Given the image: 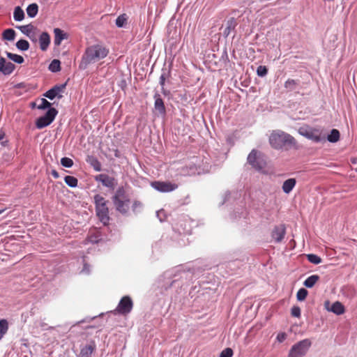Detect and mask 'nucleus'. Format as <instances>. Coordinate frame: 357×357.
<instances>
[{"label":"nucleus","mask_w":357,"mask_h":357,"mask_svg":"<svg viewBox=\"0 0 357 357\" xmlns=\"http://www.w3.org/2000/svg\"><path fill=\"white\" fill-rule=\"evenodd\" d=\"M109 54V49L102 44H95L86 48L79 65L81 68L85 69L91 64L94 63L104 58Z\"/></svg>","instance_id":"f257e3e1"},{"label":"nucleus","mask_w":357,"mask_h":357,"mask_svg":"<svg viewBox=\"0 0 357 357\" xmlns=\"http://www.w3.org/2000/svg\"><path fill=\"white\" fill-rule=\"evenodd\" d=\"M296 142L291 135L279 130H273L269 137V143L275 149H282L286 145H295Z\"/></svg>","instance_id":"f03ea898"},{"label":"nucleus","mask_w":357,"mask_h":357,"mask_svg":"<svg viewBox=\"0 0 357 357\" xmlns=\"http://www.w3.org/2000/svg\"><path fill=\"white\" fill-rule=\"evenodd\" d=\"M94 203L96 205V215L99 220L104 224L107 225L109 220V208L107 204L109 202L100 195L94 196Z\"/></svg>","instance_id":"7ed1b4c3"},{"label":"nucleus","mask_w":357,"mask_h":357,"mask_svg":"<svg viewBox=\"0 0 357 357\" xmlns=\"http://www.w3.org/2000/svg\"><path fill=\"white\" fill-rule=\"evenodd\" d=\"M116 209L122 214H126L129 210L130 199L123 188H119L112 198Z\"/></svg>","instance_id":"20e7f679"},{"label":"nucleus","mask_w":357,"mask_h":357,"mask_svg":"<svg viewBox=\"0 0 357 357\" xmlns=\"http://www.w3.org/2000/svg\"><path fill=\"white\" fill-rule=\"evenodd\" d=\"M312 342L309 339H304L294 344L291 348L288 357H303L304 356L310 347Z\"/></svg>","instance_id":"39448f33"},{"label":"nucleus","mask_w":357,"mask_h":357,"mask_svg":"<svg viewBox=\"0 0 357 357\" xmlns=\"http://www.w3.org/2000/svg\"><path fill=\"white\" fill-rule=\"evenodd\" d=\"M298 133L314 142H319L321 140V132L319 129L303 126L298 129Z\"/></svg>","instance_id":"423d86ee"},{"label":"nucleus","mask_w":357,"mask_h":357,"mask_svg":"<svg viewBox=\"0 0 357 357\" xmlns=\"http://www.w3.org/2000/svg\"><path fill=\"white\" fill-rule=\"evenodd\" d=\"M132 307L133 303L130 297L125 296L121 299L116 311L121 314L126 315L131 312Z\"/></svg>","instance_id":"0eeeda50"},{"label":"nucleus","mask_w":357,"mask_h":357,"mask_svg":"<svg viewBox=\"0 0 357 357\" xmlns=\"http://www.w3.org/2000/svg\"><path fill=\"white\" fill-rule=\"evenodd\" d=\"M151 185L158 191L161 192H169L176 190L178 185L169 181H153Z\"/></svg>","instance_id":"6e6552de"},{"label":"nucleus","mask_w":357,"mask_h":357,"mask_svg":"<svg viewBox=\"0 0 357 357\" xmlns=\"http://www.w3.org/2000/svg\"><path fill=\"white\" fill-rule=\"evenodd\" d=\"M257 155V151L256 150H252L248 155V162L252 167L257 170H260L264 167L265 162L263 160L260 159Z\"/></svg>","instance_id":"1a4fd4ad"},{"label":"nucleus","mask_w":357,"mask_h":357,"mask_svg":"<svg viewBox=\"0 0 357 357\" xmlns=\"http://www.w3.org/2000/svg\"><path fill=\"white\" fill-rule=\"evenodd\" d=\"M66 84L55 85L51 89L48 90L44 93V96L46 98L53 100L54 98L58 97L59 98H61L62 96L60 95V93L63 92L66 89Z\"/></svg>","instance_id":"9d476101"},{"label":"nucleus","mask_w":357,"mask_h":357,"mask_svg":"<svg viewBox=\"0 0 357 357\" xmlns=\"http://www.w3.org/2000/svg\"><path fill=\"white\" fill-rule=\"evenodd\" d=\"M96 350V344L94 340L81 347L79 357H91L93 353Z\"/></svg>","instance_id":"9b49d317"},{"label":"nucleus","mask_w":357,"mask_h":357,"mask_svg":"<svg viewBox=\"0 0 357 357\" xmlns=\"http://www.w3.org/2000/svg\"><path fill=\"white\" fill-rule=\"evenodd\" d=\"M286 234L285 227L283 225L275 226L271 233L272 238L278 243L281 242Z\"/></svg>","instance_id":"f8f14e48"},{"label":"nucleus","mask_w":357,"mask_h":357,"mask_svg":"<svg viewBox=\"0 0 357 357\" xmlns=\"http://www.w3.org/2000/svg\"><path fill=\"white\" fill-rule=\"evenodd\" d=\"M15 66L11 62H6L3 57L0 58V72L3 75H10L15 70Z\"/></svg>","instance_id":"ddd939ff"},{"label":"nucleus","mask_w":357,"mask_h":357,"mask_svg":"<svg viewBox=\"0 0 357 357\" xmlns=\"http://www.w3.org/2000/svg\"><path fill=\"white\" fill-rule=\"evenodd\" d=\"M155 102L154 107L156 111L161 115H165L166 113V109L164 104V101L160 97V94H155L154 96Z\"/></svg>","instance_id":"4468645a"},{"label":"nucleus","mask_w":357,"mask_h":357,"mask_svg":"<svg viewBox=\"0 0 357 357\" xmlns=\"http://www.w3.org/2000/svg\"><path fill=\"white\" fill-rule=\"evenodd\" d=\"M98 179L106 187L114 188L116 185L115 179L107 174H100Z\"/></svg>","instance_id":"2eb2a0df"},{"label":"nucleus","mask_w":357,"mask_h":357,"mask_svg":"<svg viewBox=\"0 0 357 357\" xmlns=\"http://www.w3.org/2000/svg\"><path fill=\"white\" fill-rule=\"evenodd\" d=\"M54 43L55 45H60L61 43V41L64 39H66L68 38V35L63 32L61 29L59 28H55L54 29Z\"/></svg>","instance_id":"dca6fc26"},{"label":"nucleus","mask_w":357,"mask_h":357,"mask_svg":"<svg viewBox=\"0 0 357 357\" xmlns=\"http://www.w3.org/2000/svg\"><path fill=\"white\" fill-rule=\"evenodd\" d=\"M296 184V178H291L284 181L282 189L286 194H289L291 192Z\"/></svg>","instance_id":"f3484780"},{"label":"nucleus","mask_w":357,"mask_h":357,"mask_svg":"<svg viewBox=\"0 0 357 357\" xmlns=\"http://www.w3.org/2000/svg\"><path fill=\"white\" fill-rule=\"evenodd\" d=\"M40 47L43 51H45L50 43V36L47 32H43L39 38Z\"/></svg>","instance_id":"a211bd4d"},{"label":"nucleus","mask_w":357,"mask_h":357,"mask_svg":"<svg viewBox=\"0 0 357 357\" xmlns=\"http://www.w3.org/2000/svg\"><path fill=\"white\" fill-rule=\"evenodd\" d=\"M17 29H19L24 34L26 35L30 38H32L31 33L36 29V28L31 24L17 26Z\"/></svg>","instance_id":"6ab92c4d"},{"label":"nucleus","mask_w":357,"mask_h":357,"mask_svg":"<svg viewBox=\"0 0 357 357\" xmlns=\"http://www.w3.org/2000/svg\"><path fill=\"white\" fill-rule=\"evenodd\" d=\"M318 275H312L308 277L303 282V284L307 288H312L319 280Z\"/></svg>","instance_id":"aec40b11"},{"label":"nucleus","mask_w":357,"mask_h":357,"mask_svg":"<svg viewBox=\"0 0 357 357\" xmlns=\"http://www.w3.org/2000/svg\"><path fill=\"white\" fill-rule=\"evenodd\" d=\"M298 80L288 79L284 84V88L287 91H294L298 86Z\"/></svg>","instance_id":"412c9836"},{"label":"nucleus","mask_w":357,"mask_h":357,"mask_svg":"<svg viewBox=\"0 0 357 357\" xmlns=\"http://www.w3.org/2000/svg\"><path fill=\"white\" fill-rule=\"evenodd\" d=\"M38 13V6L36 3H33L26 8V13L29 17H34Z\"/></svg>","instance_id":"4be33fe9"},{"label":"nucleus","mask_w":357,"mask_h":357,"mask_svg":"<svg viewBox=\"0 0 357 357\" xmlns=\"http://www.w3.org/2000/svg\"><path fill=\"white\" fill-rule=\"evenodd\" d=\"M331 310L335 314L340 315L344 312V307L341 303L337 301L332 305Z\"/></svg>","instance_id":"5701e85b"},{"label":"nucleus","mask_w":357,"mask_h":357,"mask_svg":"<svg viewBox=\"0 0 357 357\" xmlns=\"http://www.w3.org/2000/svg\"><path fill=\"white\" fill-rule=\"evenodd\" d=\"M8 327V322L6 319H2L0 320V340L7 333Z\"/></svg>","instance_id":"b1692460"},{"label":"nucleus","mask_w":357,"mask_h":357,"mask_svg":"<svg viewBox=\"0 0 357 357\" xmlns=\"http://www.w3.org/2000/svg\"><path fill=\"white\" fill-rule=\"evenodd\" d=\"M86 161L89 162L96 171L100 172L101 170V163L96 158L90 156Z\"/></svg>","instance_id":"393cba45"},{"label":"nucleus","mask_w":357,"mask_h":357,"mask_svg":"<svg viewBox=\"0 0 357 357\" xmlns=\"http://www.w3.org/2000/svg\"><path fill=\"white\" fill-rule=\"evenodd\" d=\"M13 17L15 21H22L24 18V10L20 6L15 8Z\"/></svg>","instance_id":"a878e982"},{"label":"nucleus","mask_w":357,"mask_h":357,"mask_svg":"<svg viewBox=\"0 0 357 357\" xmlns=\"http://www.w3.org/2000/svg\"><path fill=\"white\" fill-rule=\"evenodd\" d=\"M57 114L58 111L55 108L52 107L48 109L44 116L49 122L52 123L54 120Z\"/></svg>","instance_id":"bb28decb"},{"label":"nucleus","mask_w":357,"mask_h":357,"mask_svg":"<svg viewBox=\"0 0 357 357\" xmlns=\"http://www.w3.org/2000/svg\"><path fill=\"white\" fill-rule=\"evenodd\" d=\"M327 139L330 142H337L340 139V132L337 129H333L328 135Z\"/></svg>","instance_id":"cd10ccee"},{"label":"nucleus","mask_w":357,"mask_h":357,"mask_svg":"<svg viewBox=\"0 0 357 357\" xmlns=\"http://www.w3.org/2000/svg\"><path fill=\"white\" fill-rule=\"evenodd\" d=\"M6 55L10 60H12L13 61H14L17 63L21 64L24 61V58L20 55L13 54L11 52H6Z\"/></svg>","instance_id":"c85d7f7f"},{"label":"nucleus","mask_w":357,"mask_h":357,"mask_svg":"<svg viewBox=\"0 0 357 357\" xmlns=\"http://www.w3.org/2000/svg\"><path fill=\"white\" fill-rule=\"evenodd\" d=\"M15 37V31L12 29H6L3 32V38L7 40H13Z\"/></svg>","instance_id":"c756f323"},{"label":"nucleus","mask_w":357,"mask_h":357,"mask_svg":"<svg viewBox=\"0 0 357 357\" xmlns=\"http://www.w3.org/2000/svg\"><path fill=\"white\" fill-rule=\"evenodd\" d=\"M50 123H51L49 122L44 116H43L37 119L36 126L38 128L41 129L49 126Z\"/></svg>","instance_id":"7c9ffc66"},{"label":"nucleus","mask_w":357,"mask_h":357,"mask_svg":"<svg viewBox=\"0 0 357 357\" xmlns=\"http://www.w3.org/2000/svg\"><path fill=\"white\" fill-rule=\"evenodd\" d=\"M64 181L71 188H75L77 185L78 180L73 176H65Z\"/></svg>","instance_id":"2f4dec72"},{"label":"nucleus","mask_w":357,"mask_h":357,"mask_svg":"<svg viewBox=\"0 0 357 357\" xmlns=\"http://www.w3.org/2000/svg\"><path fill=\"white\" fill-rule=\"evenodd\" d=\"M16 47L20 50L26 51L29 48V43L27 40L21 39L16 43Z\"/></svg>","instance_id":"473e14b6"},{"label":"nucleus","mask_w":357,"mask_h":357,"mask_svg":"<svg viewBox=\"0 0 357 357\" xmlns=\"http://www.w3.org/2000/svg\"><path fill=\"white\" fill-rule=\"evenodd\" d=\"M60 61L57 59H54L50 66H49V69L52 71V72H54V73H56V72H58L61 70V66H60Z\"/></svg>","instance_id":"72a5a7b5"},{"label":"nucleus","mask_w":357,"mask_h":357,"mask_svg":"<svg viewBox=\"0 0 357 357\" xmlns=\"http://www.w3.org/2000/svg\"><path fill=\"white\" fill-rule=\"evenodd\" d=\"M127 20L128 17L126 14L121 15L116 20V25L118 27H123L126 24Z\"/></svg>","instance_id":"f704fd0d"},{"label":"nucleus","mask_w":357,"mask_h":357,"mask_svg":"<svg viewBox=\"0 0 357 357\" xmlns=\"http://www.w3.org/2000/svg\"><path fill=\"white\" fill-rule=\"evenodd\" d=\"M307 259L310 263L314 264H319L321 262V257L314 254L307 255Z\"/></svg>","instance_id":"c9c22d12"},{"label":"nucleus","mask_w":357,"mask_h":357,"mask_svg":"<svg viewBox=\"0 0 357 357\" xmlns=\"http://www.w3.org/2000/svg\"><path fill=\"white\" fill-rule=\"evenodd\" d=\"M307 294L308 292L305 289H300L296 294L297 300L300 301H304L306 298Z\"/></svg>","instance_id":"e433bc0d"},{"label":"nucleus","mask_w":357,"mask_h":357,"mask_svg":"<svg viewBox=\"0 0 357 357\" xmlns=\"http://www.w3.org/2000/svg\"><path fill=\"white\" fill-rule=\"evenodd\" d=\"M61 164L65 167H71L73 165V161L71 158L64 157L61 159Z\"/></svg>","instance_id":"4c0bfd02"},{"label":"nucleus","mask_w":357,"mask_h":357,"mask_svg":"<svg viewBox=\"0 0 357 357\" xmlns=\"http://www.w3.org/2000/svg\"><path fill=\"white\" fill-rule=\"evenodd\" d=\"M268 73V69L265 66H259L257 69L258 76L264 77Z\"/></svg>","instance_id":"58836bf2"},{"label":"nucleus","mask_w":357,"mask_h":357,"mask_svg":"<svg viewBox=\"0 0 357 357\" xmlns=\"http://www.w3.org/2000/svg\"><path fill=\"white\" fill-rule=\"evenodd\" d=\"M51 103L48 102L46 99L42 98L41 99V104L38 106V108L39 109H45L47 108H51Z\"/></svg>","instance_id":"ea45409f"},{"label":"nucleus","mask_w":357,"mask_h":357,"mask_svg":"<svg viewBox=\"0 0 357 357\" xmlns=\"http://www.w3.org/2000/svg\"><path fill=\"white\" fill-rule=\"evenodd\" d=\"M233 351L231 348L225 349L220 355V357H232Z\"/></svg>","instance_id":"a19ab883"},{"label":"nucleus","mask_w":357,"mask_h":357,"mask_svg":"<svg viewBox=\"0 0 357 357\" xmlns=\"http://www.w3.org/2000/svg\"><path fill=\"white\" fill-rule=\"evenodd\" d=\"M291 314L293 317L299 318L301 317V308L298 306H294L291 310Z\"/></svg>","instance_id":"79ce46f5"},{"label":"nucleus","mask_w":357,"mask_h":357,"mask_svg":"<svg viewBox=\"0 0 357 357\" xmlns=\"http://www.w3.org/2000/svg\"><path fill=\"white\" fill-rule=\"evenodd\" d=\"M287 338V335L285 333H280L278 334L277 335V340L279 342H282L283 341H284Z\"/></svg>","instance_id":"37998d69"},{"label":"nucleus","mask_w":357,"mask_h":357,"mask_svg":"<svg viewBox=\"0 0 357 357\" xmlns=\"http://www.w3.org/2000/svg\"><path fill=\"white\" fill-rule=\"evenodd\" d=\"M142 206V204L139 201H137V200L134 201L132 206V211L134 212H135L137 211V209L138 208H141Z\"/></svg>","instance_id":"c03bdc74"},{"label":"nucleus","mask_w":357,"mask_h":357,"mask_svg":"<svg viewBox=\"0 0 357 357\" xmlns=\"http://www.w3.org/2000/svg\"><path fill=\"white\" fill-rule=\"evenodd\" d=\"M87 241L90 242V243H98V236H88L87 238Z\"/></svg>","instance_id":"a18cd8bd"},{"label":"nucleus","mask_w":357,"mask_h":357,"mask_svg":"<svg viewBox=\"0 0 357 357\" xmlns=\"http://www.w3.org/2000/svg\"><path fill=\"white\" fill-rule=\"evenodd\" d=\"M166 79V75L162 73L160 77V84L163 87Z\"/></svg>","instance_id":"49530a36"},{"label":"nucleus","mask_w":357,"mask_h":357,"mask_svg":"<svg viewBox=\"0 0 357 357\" xmlns=\"http://www.w3.org/2000/svg\"><path fill=\"white\" fill-rule=\"evenodd\" d=\"M234 26H233V22L231 21V22H228V26L226 28L225 31V33L228 35L229 33V29Z\"/></svg>","instance_id":"de8ad7c7"},{"label":"nucleus","mask_w":357,"mask_h":357,"mask_svg":"<svg viewBox=\"0 0 357 357\" xmlns=\"http://www.w3.org/2000/svg\"><path fill=\"white\" fill-rule=\"evenodd\" d=\"M51 174L53 176V177L55 178H58L59 177V174L58 172L55 169L52 170Z\"/></svg>","instance_id":"09e8293b"},{"label":"nucleus","mask_w":357,"mask_h":357,"mask_svg":"<svg viewBox=\"0 0 357 357\" xmlns=\"http://www.w3.org/2000/svg\"><path fill=\"white\" fill-rule=\"evenodd\" d=\"M4 135L0 134V141L3 138Z\"/></svg>","instance_id":"8fccbe9b"},{"label":"nucleus","mask_w":357,"mask_h":357,"mask_svg":"<svg viewBox=\"0 0 357 357\" xmlns=\"http://www.w3.org/2000/svg\"><path fill=\"white\" fill-rule=\"evenodd\" d=\"M4 211L5 209L0 210V214H1Z\"/></svg>","instance_id":"3c124183"}]
</instances>
